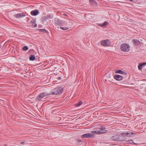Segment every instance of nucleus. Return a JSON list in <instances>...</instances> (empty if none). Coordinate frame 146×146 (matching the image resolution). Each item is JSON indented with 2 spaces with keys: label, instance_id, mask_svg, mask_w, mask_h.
Wrapping results in <instances>:
<instances>
[{
  "label": "nucleus",
  "instance_id": "19",
  "mask_svg": "<svg viewBox=\"0 0 146 146\" xmlns=\"http://www.w3.org/2000/svg\"><path fill=\"white\" fill-rule=\"evenodd\" d=\"M115 72L116 73L123 74L125 73V72L122 71L120 70L116 69L115 70Z\"/></svg>",
  "mask_w": 146,
  "mask_h": 146
},
{
  "label": "nucleus",
  "instance_id": "25",
  "mask_svg": "<svg viewBox=\"0 0 146 146\" xmlns=\"http://www.w3.org/2000/svg\"><path fill=\"white\" fill-rule=\"evenodd\" d=\"M127 143L132 144L133 143V141L132 140H129L126 141Z\"/></svg>",
  "mask_w": 146,
  "mask_h": 146
},
{
  "label": "nucleus",
  "instance_id": "23",
  "mask_svg": "<svg viewBox=\"0 0 146 146\" xmlns=\"http://www.w3.org/2000/svg\"><path fill=\"white\" fill-rule=\"evenodd\" d=\"M44 17H45V18H46V19H52V17L50 15H47L46 16H44Z\"/></svg>",
  "mask_w": 146,
  "mask_h": 146
},
{
  "label": "nucleus",
  "instance_id": "6",
  "mask_svg": "<svg viewBox=\"0 0 146 146\" xmlns=\"http://www.w3.org/2000/svg\"><path fill=\"white\" fill-rule=\"evenodd\" d=\"M109 42V40L107 39L101 41V43L103 46H108L110 44V43H108Z\"/></svg>",
  "mask_w": 146,
  "mask_h": 146
},
{
  "label": "nucleus",
  "instance_id": "10",
  "mask_svg": "<svg viewBox=\"0 0 146 146\" xmlns=\"http://www.w3.org/2000/svg\"><path fill=\"white\" fill-rule=\"evenodd\" d=\"M14 16L16 18H20L25 17V15L23 13H20L14 15Z\"/></svg>",
  "mask_w": 146,
  "mask_h": 146
},
{
  "label": "nucleus",
  "instance_id": "2",
  "mask_svg": "<svg viewBox=\"0 0 146 146\" xmlns=\"http://www.w3.org/2000/svg\"><path fill=\"white\" fill-rule=\"evenodd\" d=\"M50 94L46 92H42L39 94L35 98V100L37 101H41V100L44 97H47L50 95Z\"/></svg>",
  "mask_w": 146,
  "mask_h": 146
},
{
  "label": "nucleus",
  "instance_id": "13",
  "mask_svg": "<svg viewBox=\"0 0 146 146\" xmlns=\"http://www.w3.org/2000/svg\"><path fill=\"white\" fill-rule=\"evenodd\" d=\"M108 24V22L105 21L102 24H98V26L102 27H104L107 26V25Z\"/></svg>",
  "mask_w": 146,
  "mask_h": 146
},
{
  "label": "nucleus",
  "instance_id": "4",
  "mask_svg": "<svg viewBox=\"0 0 146 146\" xmlns=\"http://www.w3.org/2000/svg\"><path fill=\"white\" fill-rule=\"evenodd\" d=\"M54 23L55 24L59 25H65V21H61L57 18H56L54 20Z\"/></svg>",
  "mask_w": 146,
  "mask_h": 146
},
{
  "label": "nucleus",
  "instance_id": "12",
  "mask_svg": "<svg viewBox=\"0 0 146 146\" xmlns=\"http://www.w3.org/2000/svg\"><path fill=\"white\" fill-rule=\"evenodd\" d=\"M106 128L102 126H101L100 130V133L102 134L106 133L107 132V130L106 129Z\"/></svg>",
  "mask_w": 146,
  "mask_h": 146
},
{
  "label": "nucleus",
  "instance_id": "7",
  "mask_svg": "<svg viewBox=\"0 0 146 146\" xmlns=\"http://www.w3.org/2000/svg\"><path fill=\"white\" fill-rule=\"evenodd\" d=\"M113 78L115 80L117 81H120L123 79L122 76L118 74L115 75L113 76Z\"/></svg>",
  "mask_w": 146,
  "mask_h": 146
},
{
  "label": "nucleus",
  "instance_id": "3",
  "mask_svg": "<svg viewBox=\"0 0 146 146\" xmlns=\"http://www.w3.org/2000/svg\"><path fill=\"white\" fill-rule=\"evenodd\" d=\"M130 46L127 44H122L120 46L121 50L125 52H127L129 50Z\"/></svg>",
  "mask_w": 146,
  "mask_h": 146
},
{
  "label": "nucleus",
  "instance_id": "29",
  "mask_svg": "<svg viewBox=\"0 0 146 146\" xmlns=\"http://www.w3.org/2000/svg\"><path fill=\"white\" fill-rule=\"evenodd\" d=\"M124 137V138L123 139H121L120 140V141H124L125 140L124 139H125V137Z\"/></svg>",
  "mask_w": 146,
  "mask_h": 146
},
{
  "label": "nucleus",
  "instance_id": "21",
  "mask_svg": "<svg viewBox=\"0 0 146 146\" xmlns=\"http://www.w3.org/2000/svg\"><path fill=\"white\" fill-rule=\"evenodd\" d=\"M91 133L93 134H100V130L93 131H91Z\"/></svg>",
  "mask_w": 146,
  "mask_h": 146
},
{
  "label": "nucleus",
  "instance_id": "28",
  "mask_svg": "<svg viewBox=\"0 0 146 146\" xmlns=\"http://www.w3.org/2000/svg\"><path fill=\"white\" fill-rule=\"evenodd\" d=\"M25 143V141H23L21 142H20V143L21 144H24Z\"/></svg>",
  "mask_w": 146,
  "mask_h": 146
},
{
  "label": "nucleus",
  "instance_id": "22",
  "mask_svg": "<svg viewBox=\"0 0 146 146\" xmlns=\"http://www.w3.org/2000/svg\"><path fill=\"white\" fill-rule=\"evenodd\" d=\"M82 102L80 101L78 103L75 104V106L76 107L82 105Z\"/></svg>",
  "mask_w": 146,
  "mask_h": 146
},
{
  "label": "nucleus",
  "instance_id": "24",
  "mask_svg": "<svg viewBox=\"0 0 146 146\" xmlns=\"http://www.w3.org/2000/svg\"><path fill=\"white\" fill-rule=\"evenodd\" d=\"M28 49V47L27 46H24L23 48V50L24 51H26Z\"/></svg>",
  "mask_w": 146,
  "mask_h": 146
},
{
  "label": "nucleus",
  "instance_id": "31",
  "mask_svg": "<svg viewBox=\"0 0 146 146\" xmlns=\"http://www.w3.org/2000/svg\"><path fill=\"white\" fill-rule=\"evenodd\" d=\"M130 1H133V0H129Z\"/></svg>",
  "mask_w": 146,
  "mask_h": 146
},
{
  "label": "nucleus",
  "instance_id": "14",
  "mask_svg": "<svg viewBox=\"0 0 146 146\" xmlns=\"http://www.w3.org/2000/svg\"><path fill=\"white\" fill-rule=\"evenodd\" d=\"M76 144L79 146L81 145H82L83 141L81 140H76Z\"/></svg>",
  "mask_w": 146,
  "mask_h": 146
},
{
  "label": "nucleus",
  "instance_id": "17",
  "mask_svg": "<svg viewBox=\"0 0 146 146\" xmlns=\"http://www.w3.org/2000/svg\"><path fill=\"white\" fill-rule=\"evenodd\" d=\"M145 64H146V63L145 62L139 64L138 66L139 69V70H141L142 68V67L144 66Z\"/></svg>",
  "mask_w": 146,
  "mask_h": 146
},
{
  "label": "nucleus",
  "instance_id": "30",
  "mask_svg": "<svg viewBox=\"0 0 146 146\" xmlns=\"http://www.w3.org/2000/svg\"><path fill=\"white\" fill-rule=\"evenodd\" d=\"M57 79H58V80H60L61 79V78L60 77H58L57 78Z\"/></svg>",
  "mask_w": 146,
  "mask_h": 146
},
{
  "label": "nucleus",
  "instance_id": "8",
  "mask_svg": "<svg viewBox=\"0 0 146 146\" xmlns=\"http://www.w3.org/2000/svg\"><path fill=\"white\" fill-rule=\"evenodd\" d=\"M123 134L125 135L127 137H131L133 136V135L135 134L134 133H133L131 131L125 132L123 133Z\"/></svg>",
  "mask_w": 146,
  "mask_h": 146
},
{
  "label": "nucleus",
  "instance_id": "1",
  "mask_svg": "<svg viewBox=\"0 0 146 146\" xmlns=\"http://www.w3.org/2000/svg\"><path fill=\"white\" fill-rule=\"evenodd\" d=\"M63 92V89L62 88L57 87L54 88L52 90L50 93H49L50 95H57L59 94H62Z\"/></svg>",
  "mask_w": 146,
  "mask_h": 146
},
{
  "label": "nucleus",
  "instance_id": "5",
  "mask_svg": "<svg viewBox=\"0 0 146 146\" xmlns=\"http://www.w3.org/2000/svg\"><path fill=\"white\" fill-rule=\"evenodd\" d=\"M81 137L83 138H93L94 137V135L92 134L87 133L82 135Z\"/></svg>",
  "mask_w": 146,
  "mask_h": 146
},
{
  "label": "nucleus",
  "instance_id": "9",
  "mask_svg": "<svg viewBox=\"0 0 146 146\" xmlns=\"http://www.w3.org/2000/svg\"><path fill=\"white\" fill-rule=\"evenodd\" d=\"M39 13L38 11V10H34L32 11L31 12V14L33 16H36Z\"/></svg>",
  "mask_w": 146,
  "mask_h": 146
},
{
  "label": "nucleus",
  "instance_id": "15",
  "mask_svg": "<svg viewBox=\"0 0 146 146\" xmlns=\"http://www.w3.org/2000/svg\"><path fill=\"white\" fill-rule=\"evenodd\" d=\"M36 20L35 19H33L31 21V22L32 24V25L35 27L37 26V24L36 23Z\"/></svg>",
  "mask_w": 146,
  "mask_h": 146
},
{
  "label": "nucleus",
  "instance_id": "20",
  "mask_svg": "<svg viewBox=\"0 0 146 146\" xmlns=\"http://www.w3.org/2000/svg\"><path fill=\"white\" fill-rule=\"evenodd\" d=\"M35 59V57L34 55H31L29 56V60L31 61H34Z\"/></svg>",
  "mask_w": 146,
  "mask_h": 146
},
{
  "label": "nucleus",
  "instance_id": "27",
  "mask_svg": "<svg viewBox=\"0 0 146 146\" xmlns=\"http://www.w3.org/2000/svg\"><path fill=\"white\" fill-rule=\"evenodd\" d=\"M40 31L41 32H43L44 33H46L47 31L44 29H40Z\"/></svg>",
  "mask_w": 146,
  "mask_h": 146
},
{
  "label": "nucleus",
  "instance_id": "33",
  "mask_svg": "<svg viewBox=\"0 0 146 146\" xmlns=\"http://www.w3.org/2000/svg\"><path fill=\"white\" fill-rule=\"evenodd\" d=\"M146 92V90H145Z\"/></svg>",
  "mask_w": 146,
  "mask_h": 146
},
{
  "label": "nucleus",
  "instance_id": "16",
  "mask_svg": "<svg viewBox=\"0 0 146 146\" xmlns=\"http://www.w3.org/2000/svg\"><path fill=\"white\" fill-rule=\"evenodd\" d=\"M133 42L135 45H139L140 43V42L139 40H138L136 39L133 40Z\"/></svg>",
  "mask_w": 146,
  "mask_h": 146
},
{
  "label": "nucleus",
  "instance_id": "32",
  "mask_svg": "<svg viewBox=\"0 0 146 146\" xmlns=\"http://www.w3.org/2000/svg\"><path fill=\"white\" fill-rule=\"evenodd\" d=\"M5 146H7L6 145H5Z\"/></svg>",
  "mask_w": 146,
  "mask_h": 146
},
{
  "label": "nucleus",
  "instance_id": "26",
  "mask_svg": "<svg viewBox=\"0 0 146 146\" xmlns=\"http://www.w3.org/2000/svg\"><path fill=\"white\" fill-rule=\"evenodd\" d=\"M60 28L63 30H67L68 29V27H60Z\"/></svg>",
  "mask_w": 146,
  "mask_h": 146
},
{
  "label": "nucleus",
  "instance_id": "18",
  "mask_svg": "<svg viewBox=\"0 0 146 146\" xmlns=\"http://www.w3.org/2000/svg\"><path fill=\"white\" fill-rule=\"evenodd\" d=\"M118 139V137L117 135L112 136L111 137V139L112 141H117Z\"/></svg>",
  "mask_w": 146,
  "mask_h": 146
},
{
  "label": "nucleus",
  "instance_id": "11",
  "mask_svg": "<svg viewBox=\"0 0 146 146\" xmlns=\"http://www.w3.org/2000/svg\"><path fill=\"white\" fill-rule=\"evenodd\" d=\"M41 21L42 23L46 25L48 23V22H47L48 20L44 17L41 18Z\"/></svg>",
  "mask_w": 146,
  "mask_h": 146
}]
</instances>
